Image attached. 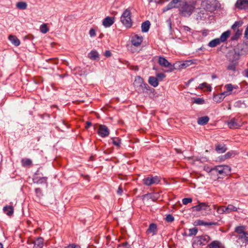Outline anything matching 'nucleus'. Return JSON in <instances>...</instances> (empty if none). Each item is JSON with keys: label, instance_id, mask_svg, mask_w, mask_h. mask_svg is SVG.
Returning <instances> with one entry per match:
<instances>
[{"label": "nucleus", "instance_id": "obj_1", "mask_svg": "<svg viewBox=\"0 0 248 248\" xmlns=\"http://www.w3.org/2000/svg\"><path fill=\"white\" fill-rule=\"evenodd\" d=\"M173 8L178 9V13L180 16L189 17L196 9V2L185 0H172L163 8V11L166 12Z\"/></svg>", "mask_w": 248, "mask_h": 248}, {"label": "nucleus", "instance_id": "obj_2", "mask_svg": "<svg viewBox=\"0 0 248 248\" xmlns=\"http://www.w3.org/2000/svg\"><path fill=\"white\" fill-rule=\"evenodd\" d=\"M231 169L227 165H219L212 168L210 172L212 174L217 175L218 179H222L230 174Z\"/></svg>", "mask_w": 248, "mask_h": 248}, {"label": "nucleus", "instance_id": "obj_3", "mask_svg": "<svg viewBox=\"0 0 248 248\" xmlns=\"http://www.w3.org/2000/svg\"><path fill=\"white\" fill-rule=\"evenodd\" d=\"M202 6L206 11L212 12L220 7V3L217 0H202Z\"/></svg>", "mask_w": 248, "mask_h": 248}, {"label": "nucleus", "instance_id": "obj_4", "mask_svg": "<svg viewBox=\"0 0 248 248\" xmlns=\"http://www.w3.org/2000/svg\"><path fill=\"white\" fill-rule=\"evenodd\" d=\"M121 22L126 28H130L132 25L131 14L129 9H126L121 16Z\"/></svg>", "mask_w": 248, "mask_h": 248}, {"label": "nucleus", "instance_id": "obj_5", "mask_svg": "<svg viewBox=\"0 0 248 248\" xmlns=\"http://www.w3.org/2000/svg\"><path fill=\"white\" fill-rule=\"evenodd\" d=\"M133 85L138 92H144V90H149L150 87L147 83H144L143 79L140 76L135 78Z\"/></svg>", "mask_w": 248, "mask_h": 248}, {"label": "nucleus", "instance_id": "obj_6", "mask_svg": "<svg viewBox=\"0 0 248 248\" xmlns=\"http://www.w3.org/2000/svg\"><path fill=\"white\" fill-rule=\"evenodd\" d=\"M231 34L230 31H227L222 33L219 38H216L211 40L208 43V46L211 47H214L219 45L221 43L225 42L229 38Z\"/></svg>", "mask_w": 248, "mask_h": 248}, {"label": "nucleus", "instance_id": "obj_7", "mask_svg": "<svg viewBox=\"0 0 248 248\" xmlns=\"http://www.w3.org/2000/svg\"><path fill=\"white\" fill-rule=\"evenodd\" d=\"M210 240V237L207 235L196 237L192 243V247L194 248H199L207 244Z\"/></svg>", "mask_w": 248, "mask_h": 248}, {"label": "nucleus", "instance_id": "obj_8", "mask_svg": "<svg viewBox=\"0 0 248 248\" xmlns=\"http://www.w3.org/2000/svg\"><path fill=\"white\" fill-rule=\"evenodd\" d=\"M158 62L160 65L166 68H169V70L167 72H172L174 69V66L171 65V63L164 57L159 56L158 57Z\"/></svg>", "mask_w": 248, "mask_h": 248}, {"label": "nucleus", "instance_id": "obj_9", "mask_svg": "<svg viewBox=\"0 0 248 248\" xmlns=\"http://www.w3.org/2000/svg\"><path fill=\"white\" fill-rule=\"evenodd\" d=\"M227 124L230 128L236 129L240 127L242 123L238 119L232 118L227 122Z\"/></svg>", "mask_w": 248, "mask_h": 248}, {"label": "nucleus", "instance_id": "obj_10", "mask_svg": "<svg viewBox=\"0 0 248 248\" xmlns=\"http://www.w3.org/2000/svg\"><path fill=\"white\" fill-rule=\"evenodd\" d=\"M234 6L239 10H248V0H237Z\"/></svg>", "mask_w": 248, "mask_h": 248}, {"label": "nucleus", "instance_id": "obj_11", "mask_svg": "<svg viewBox=\"0 0 248 248\" xmlns=\"http://www.w3.org/2000/svg\"><path fill=\"white\" fill-rule=\"evenodd\" d=\"M97 133L100 137L105 138L108 136L109 131L106 125L101 124L99 126Z\"/></svg>", "mask_w": 248, "mask_h": 248}, {"label": "nucleus", "instance_id": "obj_12", "mask_svg": "<svg viewBox=\"0 0 248 248\" xmlns=\"http://www.w3.org/2000/svg\"><path fill=\"white\" fill-rule=\"evenodd\" d=\"M160 182V180L157 176L154 177H147L143 179V184L147 186H151L155 184H158Z\"/></svg>", "mask_w": 248, "mask_h": 248}, {"label": "nucleus", "instance_id": "obj_13", "mask_svg": "<svg viewBox=\"0 0 248 248\" xmlns=\"http://www.w3.org/2000/svg\"><path fill=\"white\" fill-rule=\"evenodd\" d=\"M193 208L198 212L202 210L209 212L211 210L210 206L205 202H200L198 205L193 206Z\"/></svg>", "mask_w": 248, "mask_h": 248}, {"label": "nucleus", "instance_id": "obj_14", "mask_svg": "<svg viewBox=\"0 0 248 248\" xmlns=\"http://www.w3.org/2000/svg\"><path fill=\"white\" fill-rule=\"evenodd\" d=\"M143 41V37L137 34L134 35L131 38V43L135 46H139Z\"/></svg>", "mask_w": 248, "mask_h": 248}, {"label": "nucleus", "instance_id": "obj_15", "mask_svg": "<svg viewBox=\"0 0 248 248\" xmlns=\"http://www.w3.org/2000/svg\"><path fill=\"white\" fill-rule=\"evenodd\" d=\"M114 17L107 16L103 19L102 24L105 27L108 28L110 27L114 23Z\"/></svg>", "mask_w": 248, "mask_h": 248}, {"label": "nucleus", "instance_id": "obj_16", "mask_svg": "<svg viewBox=\"0 0 248 248\" xmlns=\"http://www.w3.org/2000/svg\"><path fill=\"white\" fill-rule=\"evenodd\" d=\"M216 150L218 154H222L226 152L227 148L225 144L218 143L216 145Z\"/></svg>", "mask_w": 248, "mask_h": 248}, {"label": "nucleus", "instance_id": "obj_17", "mask_svg": "<svg viewBox=\"0 0 248 248\" xmlns=\"http://www.w3.org/2000/svg\"><path fill=\"white\" fill-rule=\"evenodd\" d=\"M44 246V239L42 237L37 238L34 242L33 248H42Z\"/></svg>", "mask_w": 248, "mask_h": 248}, {"label": "nucleus", "instance_id": "obj_18", "mask_svg": "<svg viewBox=\"0 0 248 248\" xmlns=\"http://www.w3.org/2000/svg\"><path fill=\"white\" fill-rule=\"evenodd\" d=\"M226 93H222L219 94H216L213 96V100L216 103H220L222 102L224 98L226 95H225Z\"/></svg>", "mask_w": 248, "mask_h": 248}, {"label": "nucleus", "instance_id": "obj_19", "mask_svg": "<svg viewBox=\"0 0 248 248\" xmlns=\"http://www.w3.org/2000/svg\"><path fill=\"white\" fill-rule=\"evenodd\" d=\"M237 86H234L232 84H227L225 86V88L226 91L223 92V93H226L225 95L228 96L232 93L233 89H236Z\"/></svg>", "mask_w": 248, "mask_h": 248}, {"label": "nucleus", "instance_id": "obj_20", "mask_svg": "<svg viewBox=\"0 0 248 248\" xmlns=\"http://www.w3.org/2000/svg\"><path fill=\"white\" fill-rule=\"evenodd\" d=\"M9 40L10 41L11 43L14 45V46H17L20 45V40L17 38L16 36L13 35H9Z\"/></svg>", "mask_w": 248, "mask_h": 248}, {"label": "nucleus", "instance_id": "obj_21", "mask_svg": "<svg viewBox=\"0 0 248 248\" xmlns=\"http://www.w3.org/2000/svg\"><path fill=\"white\" fill-rule=\"evenodd\" d=\"M157 231V226L155 224L152 223L151 224L148 229L147 230L146 232L148 234L152 233V235H154L155 234Z\"/></svg>", "mask_w": 248, "mask_h": 248}, {"label": "nucleus", "instance_id": "obj_22", "mask_svg": "<svg viewBox=\"0 0 248 248\" xmlns=\"http://www.w3.org/2000/svg\"><path fill=\"white\" fill-rule=\"evenodd\" d=\"M88 57L93 60H99V55L96 50H92L88 54Z\"/></svg>", "mask_w": 248, "mask_h": 248}, {"label": "nucleus", "instance_id": "obj_23", "mask_svg": "<svg viewBox=\"0 0 248 248\" xmlns=\"http://www.w3.org/2000/svg\"><path fill=\"white\" fill-rule=\"evenodd\" d=\"M149 83L153 86L154 87H156L158 85V79L157 78L155 77H150L148 79Z\"/></svg>", "mask_w": 248, "mask_h": 248}, {"label": "nucleus", "instance_id": "obj_24", "mask_svg": "<svg viewBox=\"0 0 248 248\" xmlns=\"http://www.w3.org/2000/svg\"><path fill=\"white\" fill-rule=\"evenodd\" d=\"M245 227L244 226H237L235 229V232L238 233L237 238L238 239L241 235H243L246 232L245 231Z\"/></svg>", "mask_w": 248, "mask_h": 248}, {"label": "nucleus", "instance_id": "obj_25", "mask_svg": "<svg viewBox=\"0 0 248 248\" xmlns=\"http://www.w3.org/2000/svg\"><path fill=\"white\" fill-rule=\"evenodd\" d=\"M47 181V177H39L38 176H34L33 178V181L34 183L37 184H43L46 183Z\"/></svg>", "mask_w": 248, "mask_h": 248}, {"label": "nucleus", "instance_id": "obj_26", "mask_svg": "<svg viewBox=\"0 0 248 248\" xmlns=\"http://www.w3.org/2000/svg\"><path fill=\"white\" fill-rule=\"evenodd\" d=\"M209 121V118L208 116H202L198 119V124L200 125H203L206 124Z\"/></svg>", "mask_w": 248, "mask_h": 248}, {"label": "nucleus", "instance_id": "obj_27", "mask_svg": "<svg viewBox=\"0 0 248 248\" xmlns=\"http://www.w3.org/2000/svg\"><path fill=\"white\" fill-rule=\"evenodd\" d=\"M150 23L149 21H146L141 24V31L143 32H147L150 28Z\"/></svg>", "mask_w": 248, "mask_h": 248}, {"label": "nucleus", "instance_id": "obj_28", "mask_svg": "<svg viewBox=\"0 0 248 248\" xmlns=\"http://www.w3.org/2000/svg\"><path fill=\"white\" fill-rule=\"evenodd\" d=\"M4 212L8 216H11L14 212V208L12 206H6L3 207Z\"/></svg>", "mask_w": 248, "mask_h": 248}, {"label": "nucleus", "instance_id": "obj_29", "mask_svg": "<svg viewBox=\"0 0 248 248\" xmlns=\"http://www.w3.org/2000/svg\"><path fill=\"white\" fill-rule=\"evenodd\" d=\"M197 224L201 226H211V225H217V223L215 222H205L202 220H199L197 221Z\"/></svg>", "mask_w": 248, "mask_h": 248}, {"label": "nucleus", "instance_id": "obj_30", "mask_svg": "<svg viewBox=\"0 0 248 248\" xmlns=\"http://www.w3.org/2000/svg\"><path fill=\"white\" fill-rule=\"evenodd\" d=\"M221 243L218 241H213L208 245L209 248H221Z\"/></svg>", "mask_w": 248, "mask_h": 248}, {"label": "nucleus", "instance_id": "obj_31", "mask_svg": "<svg viewBox=\"0 0 248 248\" xmlns=\"http://www.w3.org/2000/svg\"><path fill=\"white\" fill-rule=\"evenodd\" d=\"M194 60H188L186 61L183 62L182 64H181L180 67L181 68H186L193 64H195Z\"/></svg>", "mask_w": 248, "mask_h": 248}, {"label": "nucleus", "instance_id": "obj_32", "mask_svg": "<svg viewBox=\"0 0 248 248\" xmlns=\"http://www.w3.org/2000/svg\"><path fill=\"white\" fill-rule=\"evenodd\" d=\"M21 162L23 166L25 167H30L32 164V161L29 158L22 159Z\"/></svg>", "mask_w": 248, "mask_h": 248}, {"label": "nucleus", "instance_id": "obj_33", "mask_svg": "<svg viewBox=\"0 0 248 248\" xmlns=\"http://www.w3.org/2000/svg\"><path fill=\"white\" fill-rule=\"evenodd\" d=\"M226 213L228 214L232 211H236L237 208L232 204H229L227 206H225Z\"/></svg>", "mask_w": 248, "mask_h": 248}, {"label": "nucleus", "instance_id": "obj_34", "mask_svg": "<svg viewBox=\"0 0 248 248\" xmlns=\"http://www.w3.org/2000/svg\"><path fill=\"white\" fill-rule=\"evenodd\" d=\"M16 7L21 10H25L27 7V4L25 2H18L16 4Z\"/></svg>", "mask_w": 248, "mask_h": 248}, {"label": "nucleus", "instance_id": "obj_35", "mask_svg": "<svg viewBox=\"0 0 248 248\" xmlns=\"http://www.w3.org/2000/svg\"><path fill=\"white\" fill-rule=\"evenodd\" d=\"M203 88H206L207 91H211L212 88L210 85H208L207 83L204 82L200 84L198 86V89H202Z\"/></svg>", "mask_w": 248, "mask_h": 248}, {"label": "nucleus", "instance_id": "obj_36", "mask_svg": "<svg viewBox=\"0 0 248 248\" xmlns=\"http://www.w3.org/2000/svg\"><path fill=\"white\" fill-rule=\"evenodd\" d=\"M242 35V31L237 30L235 33L232 37V40H236Z\"/></svg>", "mask_w": 248, "mask_h": 248}, {"label": "nucleus", "instance_id": "obj_37", "mask_svg": "<svg viewBox=\"0 0 248 248\" xmlns=\"http://www.w3.org/2000/svg\"><path fill=\"white\" fill-rule=\"evenodd\" d=\"M193 103L199 105H202L204 104L205 101L202 98H196L193 99Z\"/></svg>", "mask_w": 248, "mask_h": 248}, {"label": "nucleus", "instance_id": "obj_38", "mask_svg": "<svg viewBox=\"0 0 248 248\" xmlns=\"http://www.w3.org/2000/svg\"><path fill=\"white\" fill-rule=\"evenodd\" d=\"M40 30L41 32L43 33H46L48 31V29L46 24H42L40 26Z\"/></svg>", "mask_w": 248, "mask_h": 248}, {"label": "nucleus", "instance_id": "obj_39", "mask_svg": "<svg viewBox=\"0 0 248 248\" xmlns=\"http://www.w3.org/2000/svg\"><path fill=\"white\" fill-rule=\"evenodd\" d=\"M243 22L241 21H236L232 25V30H236L237 28L240 27L242 25Z\"/></svg>", "mask_w": 248, "mask_h": 248}, {"label": "nucleus", "instance_id": "obj_40", "mask_svg": "<svg viewBox=\"0 0 248 248\" xmlns=\"http://www.w3.org/2000/svg\"><path fill=\"white\" fill-rule=\"evenodd\" d=\"M189 236L195 235L198 232V229L196 228L189 229Z\"/></svg>", "mask_w": 248, "mask_h": 248}, {"label": "nucleus", "instance_id": "obj_41", "mask_svg": "<svg viewBox=\"0 0 248 248\" xmlns=\"http://www.w3.org/2000/svg\"><path fill=\"white\" fill-rule=\"evenodd\" d=\"M226 210L225 206H219L217 209V212L219 214H222L223 213H226Z\"/></svg>", "mask_w": 248, "mask_h": 248}, {"label": "nucleus", "instance_id": "obj_42", "mask_svg": "<svg viewBox=\"0 0 248 248\" xmlns=\"http://www.w3.org/2000/svg\"><path fill=\"white\" fill-rule=\"evenodd\" d=\"M244 239V241L248 243V232H246L243 235H241L238 240Z\"/></svg>", "mask_w": 248, "mask_h": 248}, {"label": "nucleus", "instance_id": "obj_43", "mask_svg": "<svg viewBox=\"0 0 248 248\" xmlns=\"http://www.w3.org/2000/svg\"><path fill=\"white\" fill-rule=\"evenodd\" d=\"M112 143L114 145L119 146L121 144V140L119 138H113L112 139Z\"/></svg>", "mask_w": 248, "mask_h": 248}, {"label": "nucleus", "instance_id": "obj_44", "mask_svg": "<svg viewBox=\"0 0 248 248\" xmlns=\"http://www.w3.org/2000/svg\"><path fill=\"white\" fill-rule=\"evenodd\" d=\"M236 62H233V63L229 65L227 67V69L234 71L235 70Z\"/></svg>", "mask_w": 248, "mask_h": 248}, {"label": "nucleus", "instance_id": "obj_45", "mask_svg": "<svg viewBox=\"0 0 248 248\" xmlns=\"http://www.w3.org/2000/svg\"><path fill=\"white\" fill-rule=\"evenodd\" d=\"M192 200L190 198H186L182 200V202L183 204L186 205L187 204L191 202Z\"/></svg>", "mask_w": 248, "mask_h": 248}, {"label": "nucleus", "instance_id": "obj_46", "mask_svg": "<svg viewBox=\"0 0 248 248\" xmlns=\"http://www.w3.org/2000/svg\"><path fill=\"white\" fill-rule=\"evenodd\" d=\"M174 217L171 215H168L166 216V220L168 222H171L174 220Z\"/></svg>", "mask_w": 248, "mask_h": 248}, {"label": "nucleus", "instance_id": "obj_47", "mask_svg": "<svg viewBox=\"0 0 248 248\" xmlns=\"http://www.w3.org/2000/svg\"><path fill=\"white\" fill-rule=\"evenodd\" d=\"M165 77V75L163 73H159L156 74V78L160 80H162Z\"/></svg>", "mask_w": 248, "mask_h": 248}, {"label": "nucleus", "instance_id": "obj_48", "mask_svg": "<svg viewBox=\"0 0 248 248\" xmlns=\"http://www.w3.org/2000/svg\"><path fill=\"white\" fill-rule=\"evenodd\" d=\"M89 34L91 37H94L96 35L95 31L93 29H91L89 31Z\"/></svg>", "mask_w": 248, "mask_h": 248}, {"label": "nucleus", "instance_id": "obj_49", "mask_svg": "<svg viewBox=\"0 0 248 248\" xmlns=\"http://www.w3.org/2000/svg\"><path fill=\"white\" fill-rule=\"evenodd\" d=\"M65 248H80V247L78 245L71 244L67 246Z\"/></svg>", "mask_w": 248, "mask_h": 248}, {"label": "nucleus", "instance_id": "obj_50", "mask_svg": "<svg viewBox=\"0 0 248 248\" xmlns=\"http://www.w3.org/2000/svg\"><path fill=\"white\" fill-rule=\"evenodd\" d=\"M111 53L109 50H106L105 52V56L107 57H109L111 56Z\"/></svg>", "mask_w": 248, "mask_h": 248}, {"label": "nucleus", "instance_id": "obj_51", "mask_svg": "<svg viewBox=\"0 0 248 248\" xmlns=\"http://www.w3.org/2000/svg\"><path fill=\"white\" fill-rule=\"evenodd\" d=\"M182 28L185 31H190L191 30V29L189 27L186 26H183Z\"/></svg>", "mask_w": 248, "mask_h": 248}, {"label": "nucleus", "instance_id": "obj_52", "mask_svg": "<svg viewBox=\"0 0 248 248\" xmlns=\"http://www.w3.org/2000/svg\"><path fill=\"white\" fill-rule=\"evenodd\" d=\"M245 37L247 39L248 38V25L247 26L245 31Z\"/></svg>", "mask_w": 248, "mask_h": 248}, {"label": "nucleus", "instance_id": "obj_53", "mask_svg": "<svg viewBox=\"0 0 248 248\" xmlns=\"http://www.w3.org/2000/svg\"><path fill=\"white\" fill-rule=\"evenodd\" d=\"M117 193L119 195H121L123 193V189L121 187V186H120L118 188V189L117 190Z\"/></svg>", "mask_w": 248, "mask_h": 248}, {"label": "nucleus", "instance_id": "obj_54", "mask_svg": "<svg viewBox=\"0 0 248 248\" xmlns=\"http://www.w3.org/2000/svg\"><path fill=\"white\" fill-rule=\"evenodd\" d=\"M91 125H92L91 122H86V125L85 126L86 128H87V129L89 128Z\"/></svg>", "mask_w": 248, "mask_h": 248}, {"label": "nucleus", "instance_id": "obj_55", "mask_svg": "<svg viewBox=\"0 0 248 248\" xmlns=\"http://www.w3.org/2000/svg\"><path fill=\"white\" fill-rule=\"evenodd\" d=\"M35 192L37 194H40L41 192V189L40 188H35Z\"/></svg>", "mask_w": 248, "mask_h": 248}, {"label": "nucleus", "instance_id": "obj_56", "mask_svg": "<svg viewBox=\"0 0 248 248\" xmlns=\"http://www.w3.org/2000/svg\"><path fill=\"white\" fill-rule=\"evenodd\" d=\"M235 154H236L235 153H234L233 151H231V152H228L225 155H235Z\"/></svg>", "mask_w": 248, "mask_h": 248}, {"label": "nucleus", "instance_id": "obj_57", "mask_svg": "<svg viewBox=\"0 0 248 248\" xmlns=\"http://www.w3.org/2000/svg\"><path fill=\"white\" fill-rule=\"evenodd\" d=\"M40 174V171H39V170L38 169L36 172L35 173V174H34V176H38L37 175H39Z\"/></svg>", "mask_w": 248, "mask_h": 248}, {"label": "nucleus", "instance_id": "obj_58", "mask_svg": "<svg viewBox=\"0 0 248 248\" xmlns=\"http://www.w3.org/2000/svg\"><path fill=\"white\" fill-rule=\"evenodd\" d=\"M229 156H226V155L224 156V159H227Z\"/></svg>", "mask_w": 248, "mask_h": 248}, {"label": "nucleus", "instance_id": "obj_59", "mask_svg": "<svg viewBox=\"0 0 248 248\" xmlns=\"http://www.w3.org/2000/svg\"><path fill=\"white\" fill-rule=\"evenodd\" d=\"M0 248H3V245H2V244L1 243H0Z\"/></svg>", "mask_w": 248, "mask_h": 248}, {"label": "nucleus", "instance_id": "obj_60", "mask_svg": "<svg viewBox=\"0 0 248 248\" xmlns=\"http://www.w3.org/2000/svg\"><path fill=\"white\" fill-rule=\"evenodd\" d=\"M193 79H191L189 80L188 81V83H189L191 82V81H193Z\"/></svg>", "mask_w": 248, "mask_h": 248}, {"label": "nucleus", "instance_id": "obj_61", "mask_svg": "<svg viewBox=\"0 0 248 248\" xmlns=\"http://www.w3.org/2000/svg\"><path fill=\"white\" fill-rule=\"evenodd\" d=\"M93 156H91L90 157L91 160H93Z\"/></svg>", "mask_w": 248, "mask_h": 248}, {"label": "nucleus", "instance_id": "obj_62", "mask_svg": "<svg viewBox=\"0 0 248 248\" xmlns=\"http://www.w3.org/2000/svg\"><path fill=\"white\" fill-rule=\"evenodd\" d=\"M246 76L247 77H248V70L246 71Z\"/></svg>", "mask_w": 248, "mask_h": 248}, {"label": "nucleus", "instance_id": "obj_63", "mask_svg": "<svg viewBox=\"0 0 248 248\" xmlns=\"http://www.w3.org/2000/svg\"><path fill=\"white\" fill-rule=\"evenodd\" d=\"M212 78H216V76H212Z\"/></svg>", "mask_w": 248, "mask_h": 248}, {"label": "nucleus", "instance_id": "obj_64", "mask_svg": "<svg viewBox=\"0 0 248 248\" xmlns=\"http://www.w3.org/2000/svg\"><path fill=\"white\" fill-rule=\"evenodd\" d=\"M148 1H149V2H152L153 1V0H148Z\"/></svg>", "mask_w": 248, "mask_h": 248}]
</instances>
